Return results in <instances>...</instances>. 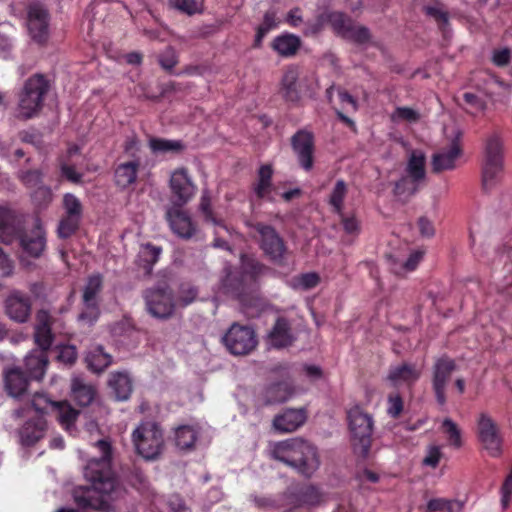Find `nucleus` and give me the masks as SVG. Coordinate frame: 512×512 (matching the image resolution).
Wrapping results in <instances>:
<instances>
[{"mask_svg":"<svg viewBox=\"0 0 512 512\" xmlns=\"http://www.w3.org/2000/svg\"><path fill=\"white\" fill-rule=\"evenodd\" d=\"M279 93L289 103L298 104L302 98V84L299 81V70L296 66H288L281 78Z\"/></svg>","mask_w":512,"mask_h":512,"instance_id":"4be33fe9","label":"nucleus"},{"mask_svg":"<svg viewBox=\"0 0 512 512\" xmlns=\"http://www.w3.org/2000/svg\"><path fill=\"white\" fill-rule=\"evenodd\" d=\"M99 459H91L84 468V477L91 486H79L73 491L74 501L79 508L105 511L109 501L122 492L120 482L111 467L112 447L107 440H99Z\"/></svg>","mask_w":512,"mask_h":512,"instance_id":"f257e3e1","label":"nucleus"},{"mask_svg":"<svg viewBox=\"0 0 512 512\" xmlns=\"http://www.w3.org/2000/svg\"><path fill=\"white\" fill-rule=\"evenodd\" d=\"M23 227L21 220L13 210L0 206V240L3 243H12Z\"/></svg>","mask_w":512,"mask_h":512,"instance_id":"b1692460","label":"nucleus"},{"mask_svg":"<svg viewBox=\"0 0 512 512\" xmlns=\"http://www.w3.org/2000/svg\"><path fill=\"white\" fill-rule=\"evenodd\" d=\"M298 283L304 290H310L320 283V277L315 272L303 273L299 276Z\"/></svg>","mask_w":512,"mask_h":512,"instance_id":"774afa93","label":"nucleus"},{"mask_svg":"<svg viewBox=\"0 0 512 512\" xmlns=\"http://www.w3.org/2000/svg\"><path fill=\"white\" fill-rule=\"evenodd\" d=\"M47 422L42 415L27 420L20 429L21 443L24 446H33L45 436Z\"/></svg>","mask_w":512,"mask_h":512,"instance_id":"bb28decb","label":"nucleus"},{"mask_svg":"<svg viewBox=\"0 0 512 512\" xmlns=\"http://www.w3.org/2000/svg\"><path fill=\"white\" fill-rule=\"evenodd\" d=\"M252 227L259 234L260 248L269 260L278 266L285 265L288 248L275 228L262 222H257Z\"/></svg>","mask_w":512,"mask_h":512,"instance_id":"1a4fd4ad","label":"nucleus"},{"mask_svg":"<svg viewBox=\"0 0 512 512\" xmlns=\"http://www.w3.org/2000/svg\"><path fill=\"white\" fill-rule=\"evenodd\" d=\"M27 30L30 38L38 45L44 46L50 36V14L39 3H32L27 8Z\"/></svg>","mask_w":512,"mask_h":512,"instance_id":"ddd939ff","label":"nucleus"},{"mask_svg":"<svg viewBox=\"0 0 512 512\" xmlns=\"http://www.w3.org/2000/svg\"><path fill=\"white\" fill-rule=\"evenodd\" d=\"M140 166L141 162L139 158L119 163L114 170L116 186L125 189L134 184L137 180Z\"/></svg>","mask_w":512,"mask_h":512,"instance_id":"cd10ccee","label":"nucleus"},{"mask_svg":"<svg viewBox=\"0 0 512 512\" xmlns=\"http://www.w3.org/2000/svg\"><path fill=\"white\" fill-rule=\"evenodd\" d=\"M31 197L38 206H47L52 200V191L48 186L43 184L35 188Z\"/></svg>","mask_w":512,"mask_h":512,"instance_id":"bf43d9fd","label":"nucleus"},{"mask_svg":"<svg viewBox=\"0 0 512 512\" xmlns=\"http://www.w3.org/2000/svg\"><path fill=\"white\" fill-rule=\"evenodd\" d=\"M348 425L351 433V445L358 458H368L371 445L374 421L373 417L355 405L347 412Z\"/></svg>","mask_w":512,"mask_h":512,"instance_id":"39448f33","label":"nucleus"},{"mask_svg":"<svg viewBox=\"0 0 512 512\" xmlns=\"http://www.w3.org/2000/svg\"><path fill=\"white\" fill-rule=\"evenodd\" d=\"M269 271V267L257 259L241 256L239 270L230 272L223 280V288L226 293L236 298L243 304L252 300L259 289L260 278Z\"/></svg>","mask_w":512,"mask_h":512,"instance_id":"7ed1b4c3","label":"nucleus"},{"mask_svg":"<svg viewBox=\"0 0 512 512\" xmlns=\"http://www.w3.org/2000/svg\"><path fill=\"white\" fill-rule=\"evenodd\" d=\"M419 378L420 371L416 369L415 365L407 363L391 368L388 374V379L394 385H397L399 382L413 384Z\"/></svg>","mask_w":512,"mask_h":512,"instance_id":"f704fd0d","label":"nucleus"},{"mask_svg":"<svg viewBox=\"0 0 512 512\" xmlns=\"http://www.w3.org/2000/svg\"><path fill=\"white\" fill-rule=\"evenodd\" d=\"M404 408L403 399L398 393L390 394L388 396L387 413L390 417L397 419Z\"/></svg>","mask_w":512,"mask_h":512,"instance_id":"052dcab7","label":"nucleus"},{"mask_svg":"<svg viewBox=\"0 0 512 512\" xmlns=\"http://www.w3.org/2000/svg\"><path fill=\"white\" fill-rule=\"evenodd\" d=\"M53 402L54 401H51L45 395L37 393L34 395L31 401V406L34 408L36 412L40 413L39 415L43 416V414L46 413L49 408L52 410Z\"/></svg>","mask_w":512,"mask_h":512,"instance_id":"69168bd1","label":"nucleus"},{"mask_svg":"<svg viewBox=\"0 0 512 512\" xmlns=\"http://www.w3.org/2000/svg\"><path fill=\"white\" fill-rule=\"evenodd\" d=\"M6 313L14 321L24 323L31 314V300L21 293H13L6 300Z\"/></svg>","mask_w":512,"mask_h":512,"instance_id":"a878e982","label":"nucleus"},{"mask_svg":"<svg viewBox=\"0 0 512 512\" xmlns=\"http://www.w3.org/2000/svg\"><path fill=\"white\" fill-rule=\"evenodd\" d=\"M126 477L129 483L137 489L144 488L147 482L145 473L136 466L129 470V473L126 475Z\"/></svg>","mask_w":512,"mask_h":512,"instance_id":"e2e57ef3","label":"nucleus"},{"mask_svg":"<svg viewBox=\"0 0 512 512\" xmlns=\"http://www.w3.org/2000/svg\"><path fill=\"white\" fill-rule=\"evenodd\" d=\"M323 16H325V22L329 23L333 30L342 37H345L353 23L351 18L342 12H327L323 13Z\"/></svg>","mask_w":512,"mask_h":512,"instance_id":"79ce46f5","label":"nucleus"},{"mask_svg":"<svg viewBox=\"0 0 512 512\" xmlns=\"http://www.w3.org/2000/svg\"><path fill=\"white\" fill-rule=\"evenodd\" d=\"M76 347L73 345H59L57 346L56 359L68 366H72L77 360Z\"/></svg>","mask_w":512,"mask_h":512,"instance_id":"5fc2aeb1","label":"nucleus"},{"mask_svg":"<svg viewBox=\"0 0 512 512\" xmlns=\"http://www.w3.org/2000/svg\"><path fill=\"white\" fill-rule=\"evenodd\" d=\"M419 190V182H414L412 178L403 176L394 184V194L396 196L411 197Z\"/></svg>","mask_w":512,"mask_h":512,"instance_id":"de8ad7c7","label":"nucleus"},{"mask_svg":"<svg viewBox=\"0 0 512 512\" xmlns=\"http://www.w3.org/2000/svg\"><path fill=\"white\" fill-rule=\"evenodd\" d=\"M103 288V278L100 274H94L88 277L87 283L84 287L82 302L84 310L79 315V319L93 324L97 321L100 310L98 294Z\"/></svg>","mask_w":512,"mask_h":512,"instance_id":"2eb2a0df","label":"nucleus"},{"mask_svg":"<svg viewBox=\"0 0 512 512\" xmlns=\"http://www.w3.org/2000/svg\"><path fill=\"white\" fill-rule=\"evenodd\" d=\"M109 386L120 401L127 400L132 393V380L126 373H113L109 379Z\"/></svg>","mask_w":512,"mask_h":512,"instance_id":"e433bc0d","label":"nucleus"},{"mask_svg":"<svg viewBox=\"0 0 512 512\" xmlns=\"http://www.w3.org/2000/svg\"><path fill=\"white\" fill-rule=\"evenodd\" d=\"M96 395L95 388L84 382L83 379L76 377L72 379L71 396L73 400L82 407L92 403Z\"/></svg>","mask_w":512,"mask_h":512,"instance_id":"473e14b6","label":"nucleus"},{"mask_svg":"<svg viewBox=\"0 0 512 512\" xmlns=\"http://www.w3.org/2000/svg\"><path fill=\"white\" fill-rule=\"evenodd\" d=\"M504 169V143L499 134L493 133L485 140L482 162V186L492 189L499 181Z\"/></svg>","mask_w":512,"mask_h":512,"instance_id":"423d86ee","label":"nucleus"},{"mask_svg":"<svg viewBox=\"0 0 512 512\" xmlns=\"http://www.w3.org/2000/svg\"><path fill=\"white\" fill-rule=\"evenodd\" d=\"M149 147L155 154L171 155H178L185 149V145L181 140H169L157 137H153L149 140Z\"/></svg>","mask_w":512,"mask_h":512,"instance_id":"58836bf2","label":"nucleus"},{"mask_svg":"<svg viewBox=\"0 0 512 512\" xmlns=\"http://www.w3.org/2000/svg\"><path fill=\"white\" fill-rule=\"evenodd\" d=\"M456 368L455 360L446 354L436 358L434 361L431 384L435 400L439 406L443 407L447 403V386Z\"/></svg>","mask_w":512,"mask_h":512,"instance_id":"f8f14e48","label":"nucleus"},{"mask_svg":"<svg viewBox=\"0 0 512 512\" xmlns=\"http://www.w3.org/2000/svg\"><path fill=\"white\" fill-rule=\"evenodd\" d=\"M393 118H398L410 123H416L420 119V114L410 107H397Z\"/></svg>","mask_w":512,"mask_h":512,"instance_id":"0e129e2a","label":"nucleus"},{"mask_svg":"<svg viewBox=\"0 0 512 512\" xmlns=\"http://www.w3.org/2000/svg\"><path fill=\"white\" fill-rule=\"evenodd\" d=\"M426 157L423 152L418 150H413L408 159L406 172L408 174L407 177L413 179L414 182H421L425 179L426 176Z\"/></svg>","mask_w":512,"mask_h":512,"instance_id":"4c0bfd02","label":"nucleus"},{"mask_svg":"<svg viewBox=\"0 0 512 512\" xmlns=\"http://www.w3.org/2000/svg\"><path fill=\"white\" fill-rule=\"evenodd\" d=\"M30 380L32 379L19 367L10 368L4 373L5 390L14 398L26 393Z\"/></svg>","mask_w":512,"mask_h":512,"instance_id":"393cba45","label":"nucleus"},{"mask_svg":"<svg viewBox=\"0 0 512 512\" xmlns=\"http://www.w3.org/2000/svg\"><path fill=\"white\" fill-rule=\"evenodd\" d=\"M340 218V222L346 234L352 236H358L361 232V223L357 217L352 215H346L343 211L341 214H337Z\"/></svg>","mask_w":512,"mask_h":512,"instance_id":"603ef678","label":"nucleus"},{"mask_svg":"<svg viewBox=\"0 0 512 512\" xmlns=\"http://www.w3.org/2000/svg\"><path fill=\"white\" fill-rule=\"evenodd\" d=\"M511 61V50L507 47L495 49L492 54V63L497 67H506Z\"/></svg>","mask_w":512,"mask_h":512,"instance_id":"338daca9","label":"nucleus"},{"mask_svg":"<svg viewBox=\"0 0 512 512\" xmlns=\"http://www.w3.org/2000/svg\"><path fill=\"white\" fill-rule=\"evenodd\" d=\"M162 247L152 243H145L140 246L136 258V265L141 268L145 276H150L154 265L159 261Z\"/></svg>","mask_w":512,"mask_h":512,"instance_id":"c85d7f7f","label":"nucleus"},{"mask_svg":"<svg viewBox=\"0 0 512 512\" xmlns=\"http://www.w3.org/2000/svg\"><path fill=\"white\" fill-rule=\"evenodd\" d=\"M143 298L148 313L157 319L171 318L177 308L173 289L167 283H159L146 289Z\"/></svg>","mask_w":512,"mask_h":512,"instance_id":"6e6552de","label":"nucleus"},{"mask_svg":"<svg viewBox=\"0 0 512 512\" xmlns=\"http://www.w3.org/2000/svg\"><path fill=\"white\" fill-rule=\"evenodd\" d=\"M80 216L67 215L65 214L60 220L58 226V236L63 239L71 237L79 228Z\"/></svg>","mask_w":512,"mask_h":512,"instance_id":"a18cd8bd","label":"nucleus"},{"mask_svg":"<svg viewBox=\"0 0 512 512\" xmlns=\"http://www.w3.org/2000/svg\"><path fill=\"white\" fill-rule=\"evenodd\" d=\"M273 169L271 165H262L258 170V181L254 186V192L259 199H263L272 187Z\"/></svg>","mask_w":512,"mask_h":512,"instance_id":"a19ab883","label":"nucleus"},{"mask_svg":"<svg viewBox=\"0 0 512 512\" xmlns=\"http://www.w3.org/2000/svg\"><path fill=\"white\" fill-rule=\"evenodd\" d=\"M169 188L172 197V207H183L196 194L197 187L189 175L188 169H175L170 176Z\"/></svg>","mask_w":512,"mask_h":512,"instance_id":"4468645a","label":"nucleus"},{"mask_svg":"<svg viewBox=\"0 0 512 512\" xmlns=\"http://www.w3.org/2000/svg\"><path fill=\"white\" fill-rule=\"evenodd\" d=\"M293 389L287 382H277L269 385L266 389V402L268 404L281 403L289 399Z\"/></svg>","mask_w":512,"mask_h":512,"instance_id":"ea45409f","label":"nucleus"},{"mask_svg":"<svg viewBox=\"0 0 512 512\" xmlns=\"http://www.w3.org/2000/svg\"><path fill=\"white\" fill-rule=\"evenodd\" d=\"M198 296V290L189 283H183L179 287L178 297L175 298L177 307L185 308L193 303Z\"/></svg>","mask_w":512,"mask_h":512,"instance_id":"49530a36","label":"nucleus"},{"mask_svg":"<svg viewBox=\"0 0 512 512\" xmlns=\"http://www.w3.org/2000/svg\"><path fill=\"white\" fill-rule=\"evenodd\" d=\"M347 192L348 188L345 181L342 179L337 180L329 196V204L333 208L334 213L341 214V211H343Z\"/></svg>","mask_w":512,"mask_h":512,"instance_id":"37998d69","label":"nucleus"},{"mask_svg":"<svg viewBox=\"0 0 512 512\" xmlns=\"http://www.w3.org/2000/svg\"><path fill=\"white\" fill-rule=\"evenodd\" d=\"M271 457L305 478H311L321 463L317 447L302 438L276 442L272 447Z\"/></svg>","mask_w":512,"mask_h":512,"instance_id":"f03ea898","label":"nucleus"},{"mask_svg":"<svg viewBox=\"0 0 512 512\" xmlns=\"http://www.w3.org/2000/svg\"><path fill=\"white\" fill-rule=\"evenodd\" d=\"M63 206L65 214L82 216V204L80 200L73 194L67 193L63 197Z\"/></svg>","mask_w":512,"mask_h":512,"instance_id":"13d9d810","label":"nucleus"},{"mask_svg":"<svg viewBox=\"0 0 512 512\" xmlns=\"http://www.w3.org/2000/svg\"><path fill=\"white\" fill-rule=\"evenodd\" d=\"M370 37L371 35L368 28L364 26L356 27L352 24L344 38L350 39L358 44H364L370 40Z\"/></svg>","mask_w":512,"mask_h":512,"instance_id":"4d7b16f0","label":"nucleus"},{"mask_svg":"<svg viewBox=\"0 0 512 512\" xmlns=\"http://www.w3.org/2000/svg\"><path fill=\"white\" fill-rule=\"evenodd\" d=\"M182 207H171L166 212V219L174 234L178 237L189 240L198 232L197 224L193 221L188 212Z\"/></svg>","mask_w":512,"mask_h":512,"instance_id":"f3484780","label":"nucleus"},{"mask_svg":"<svg viewBox=\"0 0 512 512\" xmlns=\"http://www.w3.org/2000/svg\"><path fill=\"white\" fill-rule=\"evenodd\" d=\"M135 451L143 459L157 460L164 450V433L154 421L141 422L132 433Z\"/></svg>","mask_w":512,"mask_h":512,"instance_id":"0eeeda50","label":"nucleus"},{"mask_svg":"<svg viewBox=\"0 0 512 512\" xmlns=\"http://www.w3.org/2000/svg\"><path fill=\"white\" fill-rule=\"evenodd\" d=\"M301 47V39L291 33H283L276 36L272 43L271 48L282 57H292L296 55Z\"/></svg>","mask_w":512,"mask_h":512,"instance_id":"7c9ffc66","label":"nucleus"},{"mask_svg":"<svg viewBox=\"0 0 512 512\" xmlns=\"http://www.w3.org/2000/svg\"><path fill=\"white\" fill-rule=\"evenodd\" d=\"M462 135V132L458 130L447 149L433 154L431 161L433 173L452 170L456 167V160L462 154Z\"/></svg>","mask_w":512,"mask_h":512,"instance_id":"a211bd4d","label":"nucleus"},{"mask_svg":"<svg viewBox=\"0 0 512 512\" xmlns=\"http://www.w3.org/2000/svg\"><path fill=\"white\" fill-rule=\"evenodd\" d=\"M160 66L167 72L171 73L178 64V57L172 47H168L159 57Z\"/></svg>","mask_w":512,"mask_h":512,"instance_id":"680f3d73","label":"nucleus"},{"mask_svg":"<svg viewBox=\"0 0 512 512\" xmlns=\"http://www.w3.org/2000/svg\"><path fill=\"white\" fill-rule=\"evenodd\" d=\"M112 356L104 351L103 346L92 347L85 358L87 367L94 373L105 371L112 363Z\"/></svg>","mask_w":512,"mask_h":512,"instance_id":"2f4dec72","label":"nucleus"},{"mask_svg":"<svg viewBox=\"0 0 512 512\" xmlns=\"http://www.w3.org/2000/svg\"><path fill=\"white\" fill-rule=\"evenodd\" d=\"M295 501L300 506H317L324 501V494L312 484L300 487L294 493Z\"/></svg>","mask_w":512,"mask_h":512,"instance_id":"c9c22d12","label":"nucleus"},{"mask_svg":"<svg viewBox=\"0 0 512 512\" xmlns=\"http://www.w3.org/2000/svg\"><path fill=\"white\" fill-rule=\"evenodd\" d=\"M422 258V251H414L409 255L408 259L402 264V266L399 269L394 267L393 272L397 275H402L405 272L414 271L421 262Z\"/></svg>","mask_w":512,"mask_h":512,"instance_id":"6e6d98bb","label":"nucleus"},{"mask_svg":"<svg viewBox=\"0 0 512 512\" xmlns=\"http://www.w3.org/2000/svg\"><path fill=\"white\" fill-rule=\"evenodd\" d=\"M476 434L483 448L492 457L502 453L503 438L496 421L486 412L479 413L476 419Z\"/></svg>","mask_w":512,"mask_h":512,"instance_id":"9b49d317","label":"nucleus"},{"mask_svg":"<svg viewBox=\"0 0 512 512\" xmlns=\"http://www.w3.org/2000/svg\"><path fill=\"white\" fill-rule=\"evenodd\" d=\"M19 179L29 189H35L43 185V174L38 169L22 171L19 174Z\"/></svg>","mask_w":512,"mask_h":512,"instance_id":"3c124183","label":"nucleus"},{"mask_svg":"<svg viewBox=\"0 0 512 512\" xmlns=\"http://www.w3.org/2000/svg\"><path fill=\"white\" fill-rule=\"evenodd\" d=\"M54 318L46 310H39L36 313L34 326V342L41 351L48 352L54 341L52 325Z\"/></svg>","mask_w":512,"mask_h":512,"instance_id":"412c9836","label":"nucleus"},{"mask_svg":"<svg viewBox=\"0 0 512 512\" xmlns=\"http://www.w3.org/2000/svg\"><path fill=\"white\" fill-rule=\"evenodd\" d=\"M269 344L277 349L291 346L296 340L289 319L283 316L277 317L268 333Z\"/></svg>","mask_w":512,"mask_h":512,"instance_id":"5701e85b","label":"nucleus"},{"mask_svg":"<svg viewBox=\"0 0 512 512\" xmlns=\"http://www.w3.org/2000/svg\"><path fill=\"white\" fill-rule=\"evenodd\" d=\"M50 84L43 74L29 77L19 93L16 117L21 120L31 119L41 111Z\"/></svg>","mask_w":512,"mask_h":512,"instance_id":"20e7f679","label":"nucleus"},{"mask_svg":"<svg viewBox=\"0 0 512 512\" xmlns=\"http://www.w3.org/2000/svg\"><path fill=\"white\" fill-rule=\"evenodd\" d=\"M52 412L55 413L58 422L66 430L74 427L79 415V411L73 408L68 401L53 402Z\"/></svg>","mask_w":512,"mask_h":512,"instance_id":"72a5a7b5","label":"nucleus"},{"mask_svg":"<svg viewBox=\"0 0 512 512\" xmlns=\"http://www.w3.org/2000/svg\"><path fill=\"white\" fill-rule=\"evenodd\" d=\"M222 341L226 349L236 356L250 354L258 344L257 335L249 325L233 323L224 334Z\"/></svg>","mask_w":512,"mask_h":512,"instance_id":"9d476101","label":"nucleus"},{"mask_svg":"<svg viewBox=\"0 0 512 512\" xmlns=\"http://www.w3.org/2000/svg\"><path fill=\"white\" fill-rule=\"evenodd\" d=\"M291 147L297 158L299 166L306 172L314 166L315 140L312 132L305 129L298 130L291 137Z\"/></svg>","mask_w":512,"mask_h":512,"instance_id":"dca6fc26","label":"nucleus"},{"mask_svg":"<svg viewBox=\"0 0 512 512\" xmlns=\"http://www.w3.org/2000/svg\"><path fill=\"white\" fill-rule=\"evenodd\" d=\"M307 417L305 408H287L274 416L272 426L281 434L292 433L305 424Z\"/></svg>","mask_w":512,"mask_h":512,"instance_id":"6ab92c4d","label":"nucleus"},{"mask_svg":"<svg viewBox=\"0 0 512 512\" xmlns=\"http://www.w3.org/2000/svg\"><path fill=\"white\" fill-rule=\"evenodd\" d=\"M197 439L196 431L188 425L180 426L175 431L176 446L182 450L191 449Z\"/></svg>","mask_w":512,"mask_h":512,"instance_id":"c03bdc74","label":"nucleus"},{"mask_svg":"<svg viewBox=\"0 0 512 512\" xmlns=\"http://www.w3.org/2000/svg\"><path fill=\"white\" fill-rule=\"evenodd\" d=\"M199 210L204 217L206 222H210L214 225H220L221 220L218 219L212 209L211 198L208 192L204 191L200 198Z\"/></svg>","mask_w":512,"mask_h":512,"instance_id":"8fccbe9b","label":"nucleus"},{"mask_svg":"<svg viewBox=\"0 0 512 512\" xmlns=\"http://www.w3.org/2000/svg\"><path fill=\"white\" fill-rule=\"evenodd\" d=\"M456 508H461V504L458 501L448 500L445 498H434L428 501L426 510L427 512H454Z\"/></svg>","mask_w":512,"mask_h":512,"instance_id":"09e8293b","label":"nucleus"},{"mask_svg":"<svg viewBox=\"0 0 512 512\" xmlns=\"http://www.w3.org/2000/svg\"><path fill=\"white\" fill-rule=\"evenodd\" d=\"M442 429L447 434L451 444L457 448L462 445L461 432L457 424L450 418H445L442 422Z\"/></svg>","mask_w":512,"mask_h":512,"instance_id":"864d4df0","label":"nucleus"},{"mask_svg":"<svg viewBox=\"0 0 512 512\" xmlns=\"http://www.w3.org/2000/svg\"><path fill=\"white\" fill-rule=\"evenodd\" d=\"M48 354L45 351L34 350L25 358L27 375L32 380H41L48 366Z\"/></svg>","mask_w":512,"mask_h":512,"instance_id":"c756f323","label":"nucleus"},{"mask_svg":"<svg viewBox=\"0 0 512 512\" xmlns=\"http://www.w3.org/2000/svg\"><path fill=\"white\" fill-rule=\"evenodd\" d=\"M15 240H18L22 250L33 258L40 257L46 246L45 232L38 223L30 231H25L22 227Z\"/></svg>","mask_w":512,"mask_h":512,"instance_id":"aec40b11","label":"nucleus"}]
</instances>
